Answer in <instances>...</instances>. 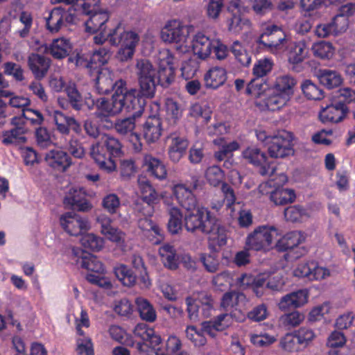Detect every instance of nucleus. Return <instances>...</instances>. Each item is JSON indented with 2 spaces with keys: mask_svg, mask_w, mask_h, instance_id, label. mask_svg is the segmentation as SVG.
<instances>
[{
  "mask_svg": "<svg viewBox=\"0 0 355 355\" xmlns=\"http://www.w3.org/2000/svg\"><path fill=\"white\" fill-rule=\"evenodd\" d=\"M185 229L190 232H200L217 239L219 245L226 244L225 229L220 221L207 208H197L187 212L184 217Z\"/></svg>",
  "mask_w": 355,
  "mask_h": 355,
  "instance_id": "obj_1",
  "label": "nucleus"
},
{
  "mask_svg": "<svg viewBox=\"0 0 355 355\" xmlns=\"http://www.w3.org/2000/svg\"><path fill=\"white\" fill-rule=\"evenodd\" d=\"M119 84L116 92L121 100V111L125 109L131 113V116L136 119L140 117L147 104L146 100L155 98L156 93L150 91L148 92L147 90L143 92L139 87L128 89L125 81H120Z\"/></svg>",
  "mask_w": 355,
  "mask_h": 355,
  "instance_id": "obj_2",
  "label": "nucleus"
},
{
  "mask_svg": "<svg viewBox=\"0 0 355 355\" xmlns=\"http://www.w3.org/2000/svg\"><path fill=\"white\" fill-rule=\"evenodd\" d=\"M226 10V22L230 32L238 34L250 29L252 23L248 18L244 17V14L248 12L250 9L241 0H231Z\"/></svg>",
  "mask_w": 355,
  "mask_h": 355,
  "instance_id": "obj_3",
  "label": "nucleus"
},
{
  "mask_svg": "<svg viewBox=\"0 0 355 355\" xmlns=\"http://www.w3.org/2000/svg\"><path fill=\"white\" fill-rule=\"evenodd\" d=\"M134 69L138 87L143 92L156 93L157 69L152 62L146 58L136 59Z\"/></svg>",
  "mask_w": 355,
  "mask_h": 355,
  "instance_id": "obj_4",
  "label": "nucleus"
},
{
  "mask_svg": "<svg viewBox=\"0 0 355 355\" xmlns=\"http://www.w3.org/2000/svg\"><path fill=\"white\" fill-rule=\"evenodd\" d=\"M162 132L161 119L157 115L149 116L145 121L139 125V132L132 134V142L135 148L140 150L141 144V137L148 144L156 142L161 137Z\"/></svg>",
  "mask_w": 355,
  "mask_h": 355,
  "instance_id": "obj_5",
  "label": "nucleus"
},
{
  "mask_svg": "<svg viewBox=\"0 0 355 355\" xmlns=\"http://www.w3.org/2000/svg\"><path fill=\"white\" fill-rule=\"evenodd\" d=\"M189 35V28L176 20L168 21L161 31L162 40L164 42L175 44L176 49L181 52L187 51Z\"/></svg>",
  "mask_w": 355,
  "mask_h": 355,
  "instance_id": "obj_6",
  "label": "nucleus"
},
{
  "mask_svg": "<svg viewBox=\"0 0 355 355\" xmlns=\"http://www.w3.org/2000/svg\"><path fill=\"white\" fill-rule=\"evenodd\" d=\"M293 134L286 130L279 131L267 142L268 151L271 157L284 158L294 153L293 140Z\"/></svg>",
  "mask_w": 355,
  "mask_h": 355,
  "instance_id": "obj_7",
  "label": "nucleus"
},
{
  "mask_svg": "<svg viewBox=\"0 0 355 355\" xmlns=\"http://www.w3.org/2000/svg\"><path fill=\"white\" fill-rule=\"evenodd\" d=\"M277 233L274 227L259 226L250 233L245 241L249 249L261 250L268 249Z\"/></svg>",
  "mask_w": 355,
  "mask_h": 355,
  "instance_id": "obj_8",
  "label": "nucleus"
},
{
  "mask_svg": "<svg viewBox=\"0 0 355 355\" xmlns=\"http://www.w3.org/2000/svg\"><path fill=\"white\" fill-rule=\"evenodd\" d=\"M286 42L285 33L275 24L266 26L257 40L259 44L263 45L271 51L282 49Z\"/></svg>",
  "mask_w": 355,
  "mask_h": 355,
  "instance_id": "obj_9",
  "label": "nucleus"
},
{
  "mask_svg": "<svg viewBox=\"0 0 355 355\" xmlns=\"http://www.w3.org/2000/svg\"><path fill=\"white\" fill-rule=\"evenodd\" d=\"M91 5L87 3L82 4L83 12L89 15V19L85 22V31L91 34L98 32H105L107 28L106 23L108 21L109 13L105 10H91Z\"/></svg>",
  "mask_w": 355,
  "mask_h": 355,
  "instance_id": "obj_10",
  "label": "nucleus"
},
{
  "mask_svg": "<svg viewBox=\"0 0 355 355\" xmlns=\"http://www.w3.org/2000/svg\"><path fill=\"white\" fill-rule=\"evenodd\" d=\"M121 100L118 98V93L115 92L111 100L102 97L96 100V111L94 114L96 119L101 122H108L109 117L121 112Z\"/></svg>",
  "mask_w": 355,
  "mask_h": 355,
  "instance_id": "obj_11",
  "label": "nucleus"
},
{
  "mask_svg": "<svg viewBox=\"0 0 355 355\" xmlns=\"http://www.w3.org/2000/svg\"><path fill=\"white\" fill-rule=\"evenodd\" d=\"M60 224L70 235L77 236L89 228L87 220L74 212H67L60 217Z\"/></svg>",
  "mask_w": 355,
  "mask_h": 355,
  "instance_id": "obj_12",
  "label": "nucleus"
},
{
  "mask_svg": "<svg viewBox=\"0 0 355 355\" xmlns=\"http://www.w3.org/2000/svg\"><path fill=\"white\" fill-rule=\"evenodd\" d=\"M44 161L49 167L60 172L66 171L72 165L70 155L67 152L60 150L47 152L44 156Z\"/></svg>",
  "mask_w": 355,
  "mask_h": 355,
  "instance_id": "obj_13",
  "label": "nucleus"
},
{
  "mask_svg": "<svg viewBox=\"0 0 355 355\" xmlns=\"http://www.w3.org/2000/svg\"><path fill=\"white\" fill-rule=\"evenodd\" d=\"M27 63L35 80H41L47 75L51 61L50 58L33 53L28 55Z\"/></svg>",
  "mask_w": 355,
  "mask_h": 355,
  "instance_id": "obj_14",
  "label": "nucleus"
},
{
  "mask_svg": "<svg viewBox=\"0 0 355 355\" xmlns=\"http://www.w3.org/2000/svg\"><path fill=\"white\" fill-rule=\"evenodd\" d=\"M89 154L101 169L107 173L116 170V165L114 159L108 155L107 151L98 141L91 146Z\"/></svg>",
  "mask_w": 355,
  "mask_h": 355,
  "instance_id": "obj_15",
  "label": "nucleus"
},
{
  "mask_svg": "<svg viewBox=\"0 0 355 355\" xmlns=\"http://www.w3.org/2000/svg\"><path fill=\"white\" fill-rule=\"evenodd\" d=\"M63 203L71 206L73 210L86 212L92 208V205L86 198L85 191L80 189H71L64 197Z\"/></svg>",
  "mask_w": 355,
  "mask_h": 355,
  "instance_id": "obj_16",
  "label": "nucleus"
},
{
  "mask_svg": "<svg viewBox=\"0 0 355 355\" xmlns=\"http://www.w3.org/2000/svg\"><path fill=\"white\" fill-rule=\"evenodd\" d=\"M71 44L69 40L58 38L53 40L50 45L43 44L39 50L45 54H51L55 59H62L71 51Z\"/></svg>",
  "mask_w": 355,
  "mask_h": 355,
  "instance_id": "obj_17",
  "label": "nucleus"
},
{
  "mask_svg": "<svg viewBox=\"0 0 355 355\" xmlns=\"http://www.w3.org/2000/svg\"><path fill=\"white\" fill-rule=\"evenodd\" d=\"M173 193L180 206L191 212L197 209V200L191 189L186 185L180 184L174 187Z\"/></svg>",
  "mask_w": 355,
  "mask_h": 355,
  "instance_id": "obj_18",
  "label": "nucleus"
},
{
  "mask_svg": "<svg viewBox=\"0 0 355 355\" xmlns=\"http://www.w3.org/2000/svg\"><path fill=\"white\" fill-rule=\"evenodd\" d=\"M347 107L343 103L327 105L320 112L319 117L322 123H338L341 121L347 112Z\"/></svg>",
  "mask_w": 355,
  "mask_h": 355,
  "instance_id": "obj_19",
  "label": "nucleus"
},
{
  "mask_svg": "<svg viewBox=\"0 0 355 355\" xmlns=\"http://www.w3.org/2000/svg\"><path fill=\"white\" fill-rule=\"evenodd\" d=\"M308 301V293L304 290H299L283 296L278 307L282 311L291 308H298L304 305Z\"/></svg>",
  "mask_w": 355,
  "mask_h": 355,
  "instance_id": "obj_20",
  "label": "nucleus"
},
{
  "mask_svg": "<svg viewBox=\"0 0 355 355\" xmlns=\"http://www.w3.org/2000/svg\"><path fill=\"white\" fill-rule=\"evenodd\" d=\"M170 142L168 148V156L170 159L174 162H178L185 154L189 146V141L184 137L176 134H171L168 137Z\"/></svg>",
  "mask_w": 355,
  "mask_h": 355,
  "instance_id": "obj_21",
  "label": "nucleus"
},
{
  "mask_svg": "<svg viewBox=\"0 0 355 355\" xmlns=\"http://www.w3.org/2000/svg\"><path fill=\"white\" fill-rule=\"evenodd\" d=\"M120 81L124 80L119 79L114 81L112 74L108 70H102L98 72L96 78V87L99 94H107L112 90L116 92Z\"/></svg>",
  "mask_w": 355,
  "mask_h": 355,
  "instance_id": "obj_22",
  "label": "nucleus"
},
{
  "mask_svg": "<svg viewBox=\"0 0 355 355\" xmlns=\"http://www.w3.org/2000/svg\"><path fill=\"white\" fill-rule=\"evenodd\" d=\"M193 53L202 60L207 58L211 53L213 45L210 39L202 33H198L193 40Z\"/></svg>",
  "mask_w": 355,
  "mask_h": 355,
  "instance_id": "obj_23",
  "label": "nucleus"
},
{
  "mask_svg": "<svg viewBox=\"0 0 355 355\" xmlns=\"http://www.w3.org/2000/svg\"><path fill=\"white\" fill-rule=\"evenodd\" d=\"M347 29V23L345 19V24H340L337 17H334L331 21L326 24H320L316 26L315 34L319 37H327L329 35H336Z\"/></svg>",
  "mask_w": 355,
  "mask_h": 355,
  "instance_id": "obj_24",
  "label": "nucleus"
},
{
  "mask_svg": "<svg viewBox=\"0 0 355 355\" xmlns=\"http://www.w3.org/2000/svg\"><path fill=\"white\" fill-rule=\"evenodd\" d=\"M137 182L141 194V200L153 205L158 203L160 196L150 182L145 177H139Z\"/></svg>",
  "mask_w": 355,
  "mask_h": 355,
  "instance_id": "obj_25",
  "label": "nucleus"
},
{
  "mask_svg": "<svg viewBox=\"0 0 355 355\" xmlns=\"http://www.w3.org/2000/svg\"><path fill=\"white\" fill-rule=\"evenodd\" d=\"M228 315L224 313L217 316L215 320L202 322L200 331L202 334L206 333L209 336L215 338L216 332L223 331L228 327L227 323H224Z\"/></svg>",
  "mask_w": 355,
  "mask_h": 355,
  "instance_id": "obj_26",
  "label": "nucleus"
},
{
  "mask_svg": "<svg viewBox=\"0 0 355 355\" xmlns=\"http://www.w3.org/2000/svg\"><path fill=\"white\" fill-rule=\"evenodd\" d=\"M307 54L308 51L304 40L291 43L288 47V60L291 64H297L302 62Z\"/></svg>",
  "mask_w": 355,
  "mask_h": 355,
  "instance_id": "obj_27",
  "label": "nucleus"
},
{
  "mask_svg": "<svg viewBox=\"0 0 355 355\" xmlns=\"http://www.w3.org/2000/svg\"><path fill=\"white\" fill-rule=\"evenodd\" d=\"M130 40L122 44V47L119 49L116 54V58L121 62H127L131 60L135 53V48L139 41V36L134 32L126 34Z\"/></svg>",
  "mask_w": 355,
  "mask_h": 355,
  "instance_id": "obj_28",
  "label": "nucleus"
},
{
  "mask_svg": "<svg viewBox=\"0 0 355 355\" xmlns=\"http://www.w3.org/2000/svg\"><path fill=\"white\" fill-rule=\"evenodd\" d=\"M227 79L226 71L222 67H214L205 75L207 87L216 89L223 85Z\"/></svg>",
  "mask_w": 355,
  "mask_h": 355,
  "instance_id": "obj_29",
  "label": "nucleus"
},
{
  "mask_svg": "<svg viewBox=\"0 0 355 355\" xmlns=\"http://www.w3.org/2000/svg\"><path fill=\"white\" fill-rule=\"evenodd\" d=\"M302 236L298 232H291L279 239L275 244V248L279 252L292 250L302 241Z\"/></svg>",
  "mask_w": 355,
  "mask_h": 355,
  "instance_id": "obj_30",
  "label": "nucleus"
},
{
  "mask_svg": "<svg viewBox=\"0 0 355 355\" xmlns=\"http://www.w3.org/2000/svg\"><path fill=\"white\" fill-rule=\"evenodd\" d=\"M131 263L132 268L138 274L139 279L143 287L148 288L151 286V280L143 258L139 255L133 254L131 257Z\"/></svg>",
  "mask_w": 355,
  "mask_h": 355,
  "instance_id": "obj_31",
  "label": "nucleus"
},
{
  "mask_svg": "<svg viewBox=\"0 0 355 355\" xmlns=\"http://www.w3.org/2000/svg\"><path fill=\"white\" fill-rule=\"evenodd\" d=\"M295 85L296 80L293 77L284 75L277 78L274 84V89L284 96L286 95L287 98L290 99L293 94V88Z\"/></svg>",
  "mask_w": 355,
  "mask_h": 355,
  "instance_id": "obj_32",
  "label": "nucleus"
},
{
  "mask_svg": "<svg viewBox=\"0 0 355 355\" xmlns=\"http://www.w3.org/2000/svg\"><path fill=\"white\" fill-rule=\"evenodd\" d=\"M76 264L82 268L98 274H103L105 268L98 257L92 254H86V257L76 260Z\"/></svg>",
  "mask_w": 355,
  "mask_h": 355,
  "instance_id": "obj_33",
  "label": "nucleus"
},
{
  "mask_svg": "<svg viewBox=\"0 0 355 355\" xmlns=\"http://www.w3.org/2000/svg\"><path fill=\"white\" fill-rule=\"evenodd\" d=\"M135 304L139 315L143 320L148 322H153L156 320V311L148 300L143 297H137L135 300Z\"/></svg>",
  "mask_w": 355,
  "mask_h": 355,
  "instance_id": "obj_34",
  "label": "nucleus"
},
{
  "mask_svg": "<svg viewBox=\"0 0 355 355\" xmlns=\"http://www.w3.org/2000/svg\"><path fill=\"white\" fill-rule=\"evenodd\" d=\"M98 142L107 151L110 157H120L122 154V145L119 139L109 135H103Z\"/></svg>",
  "mask_w": 355,
  "mask_h": 355,
  "instance_id": "obj_35",
  "label": "nucleus"
},
{
  "mask_svg": "<svg viewBox=\"0 0 355 355\" xmlns=\"http://www.w3.org/2000/svg\"><path fill=\"white\" fill-rule=\"evenodd\" d=\"M317 76L320 83L328 89L337 87L342 83V78L336 71L320 69Z\"/></svg>",
  "mask_w": 355,
  "mask_h": 355,
  "instance_id": "obj_36",
  "label": "nucleus"
},
{
  "mask_svg": "<svg viewBox=\"0 0 355 355\" xmlns=\"http://www.w3.org/2000/svg\"><path fill=\"white\" fill-rule=\"evenodd\" d=\"M159 254L164 266L171 270L178 268V259L173 246L164 245L159 248Z\"/></svg>",
  "mask_w": 355,
  "mask_h": 355,
  "instance_id": "obj_37",
  "label": "nucleus"
},
{
  "mask_svg": "<svg viewBox=\"0 0 355 355\" xmlns=\"http://www.w3.org/2000/svg\"><path fill=\"white\" fill-rule=\"evenodd\" d=\"M270 199L277 205H283L287 203H291L295 198V195L293 189H284L278 187L272 191H269Z\"/></svg>",
  "mask_w": 355,
  "mask_h": 355,
  "instance_id": "obj_38",
  "label": "nucleus"
},
{
  "mask_svg": "<svg viewBox=\"0 0 355 355\" xmlns=\"http://www.w3.org/2000/svg\"><path fill=\"white\" fill-rule=\"evenodd\" d=\"M46 28L51 33H57L64 26L63 20L62 8H54L46 19Z\"/></svg>",
  "mask_w": 355,
  "mask_h": 355,
  "instance_id": "obj_39",
  "label": "nucleus"
},
{
  "mask_svg": "<svg viewBox=\"0 0 355 355\" xmlns=\"http://www.w3.org/2000/svg\"><path fill=\"white\" fill-rule=\"evenodd\" d=\"M26 132V129L25 128H14L3 133V139L2 142L6 145L24 144L27 140L24 136Z\"/></svg>",
  "mask_w": 355,
  "mask_h": 355,
  "instance_id": "obj_40",
  "label": "nucleus"
},
{
  "mask_svg": "<svg viewBox=\"0 0 355 355\" xmlns=\"http://www.w3.org/2000/svg\"><path fill=\"white\" fill-rule=\"evenodd\" d=\"M114 274L117 279L125 286H132L137 282V275L127 266L121 264L114 268Z\"/></svg>",
  "mask_w": 355,
  "mask_h": 355,
  "instance_id": "obj_41",
  "label": "nucleus"
},
{
  "mask_svg": "<svg viewBox=\"0 0 355 355\" xmlns=\"http://www.w3.org/2000/svg\"><path fill=\"white\" fill-rule=\"evenodd\" d=\"M304 314L298 311L283 314L279 318V324L286 329L299 326L304 320Z\"/></svg>",
  "mask_w": 355,
  "mask_h": 355,
  "instance_id": "obj_42",
  "label": "nucleus"
},
{
  "mask_svg": "<svg viewBox=\"0 0 355 355\" xmlns=\"http://www.w3.org/2000/svg\"><path fill=\"white\" fill-rule=\"evenodd\" d=\"M169 220L168 223V229L173 234H178L182 230V214L180 210L176 207H171L168 211Z\"/></svg>",
  "mask_w": 355,
  "mask_h": 355,
  "instance_id": "obj_43",
  "label": "nucleus"
},
{
  "mask_svg": "<svg viewBox=\"0 0 355 355\" xmlns=\"http://www.w3.org/2000/svg\"><path fill=\"white\" fill-rule=\"evenodd\" d=\"M269 91V86L266 81L261 78L254 77L248 84L246 87V93L254 96L255 97H259L263 93Z\"/></svg>",
  "mask_w": 355,
  "mask_h": 355,
  "instance_id": "obj_44",
  "label": "nucleus"
},
{
  "mask_svg": "<svg viewBox=\"0 0 355 355\" xmlns=\"http://www.w3.org/2000/svg\"><path fill=\"white\" fill-rule=\"evenodd\" d=\"M288 100L286 95L284 96L279 93L268 94L264 99V104L268 110L275 111L284 107Z\"/></svg>",
  "mask_w": 355,
  "mask_h": 355,
  "instance_id": "obj_45",
  "label": "nucleus"
},
{
  "mask_svg": "<svg viewBox=\"0 0 355 355\" xmlns=\"http://www.w3.org/2000/svg\"><path fill=\"white\" fill-rule=\"evenodd\" d=\"M313 55L320 59H331L334 54V48L332 44L327 42H320L313 45Z\"/></svg>",
  "mask_w": 355,
  "mask_h": 355,
  "instance_id": "obj_46",
  "label": "nucleus"
},
{
  "mask_svg": "<svg viewBox=\"0 0 355 355\" xmlns=\"http://www.w3.org/2000/svg\"><path fill=\"white\" fill-rule=\"evenodd\" d=\"M304 96L310 100L319 101L324 97L323 91L309 80H305L301 86Z\"/></svg>",
  "mask_w": 355,
  "mask_h": 355,
  "instance_id": "obj_47",
  "label": "nucleus"
},
{
  "mask_svg": "<svg viewBox=\"0 0 355 355\" xmlns=\"http://www.w3.org/2000/svg\"><path fill=\"white\" fill-rule=\"evenodd\" d=\"M81 245L87 249L93 251L101 250L104 245L103 239L94 234H87L80 239Z\"/></svg>",
  "mask_w": 355,
  "mask_h": 355,
  "instance_id": "obj_48",
  "label": "nucleus"
},
{
  "mask_svg": "<svg viewBox=\"0 0 355 355\" xmlns=\"http://www.w3.org/2000/svg\"><path fill=\"white\" fill-rule=\"evenodd\" d=\"M280 346L286 352H296L301 350V344L295 333H288L280 340Z\"/></svg>",
  "mask_w": 355,
  "mask_h": 355,
  "instance_id": "obj_49",
  "label": "nucleus"
},
{
  "mask_svg": "<svg viewBox=\"0 0 355 355\" xmlns=\"http://www.w3.org/2000/svg\"><path fill=\"white\" fill-rule=\"evenodd\" d=\"M174 80L175 71L172 67L157 69V86L159 85L164 88H167L172 84Z\"/></svg>",
  "mask_w": 355,
  "mask_h": 355,
  "instance_id": "obj_50",
  "label": "nucleus"
},
{
  "mask_svg": "<svg viewBox=\"0 0 355 355\" xmlns=\"http://www.w3.org/2000/svg\"><path fill=\"white\" fill-rule=\"evenodd\" d=\"M131 31L126 32L118 24L114 28L112 29L107 34V37L110 43L113 46H117L119 44H123L125 42L130 40L129 37L126 34Z\"/></svg>",
  "mask_w": 355,
  "mask_h": 355,
  "instance_id": "obj_51",
  "label": "nucleus"
},
{
  "mask_svg": "<svg viewBox=\"0 0 355 355\" xmlns=\"http://www.w3.org/2000/svg\"><path fill=\"white\" fill-rule=\"evenodd\" d=\"M243 157L254 165H261L267 160V157L260 149L255 147H249L243 152Z\"/></svg>",
  "mask_w": 355,
  "mask_h": 355,
  "instance_id": "obj_52",
  "label": "nucleus"
},
{
  "mask_svg": "<svg viewBox=\"0 0 355 355\" xmlns=\"http://www.w3.org/2000/svg\"><path fill=\"white\" fill-rule=\"evenodd\" d=\"M231 51L238 62L243 66L246 67L250 64L251 57L239 41H236L233 43L231 47Z\"/></svg>",
  "mask_w": 355,
  "mask_h": 355,
  "instance_id": "obj_53",
  "label": "nucleus"
},
{
  "mask_svg": "<svg viewBox=\"0 0 355 355\" xmlns=\"http://www.w3.org/2000/svg\"><path fill=\"white\" fill-rule=\"evenodd\" d=\"M135 119L132 116H130L122 120L118 121L114 125V128L118 133L121 135H126L130 134V141H132V130L135 128Z\"/></svg>",
  "mask_w": 355,
  "mask_h": 355,
  "instance_id": "obj_54",
  "label": "nucleus"
},
{
  "mask_svg": "<svg viewBox=\"0 0 355 355\" xmlns=\"http://www.w3.org/2000/svg\"><path fill=\"white\" fill-rule=\"evenodd\" d=\"M205 178L211 185L217 187L223 182L224 173L220 167L211 166L207 169Z\"/></svg>",
  "mask_w": 355,
  "mask_h": 355,
  "instance_id": "obj_55",
  "label": "nucleus"
},
{
  "mask_svg": "<svg viewBox=\"0 0 355 355\" xmlns=\"http://www.w3.org/2000/svg\"><path fill=\"white\" fill-rule=\"evenodd\" d=\"M327 0H300L302 10L309 16L318 14L317 10L326 5Z\"/></svg>",
  "mask_w": 355,
  "mask_h": 355,
  "instance_id": "obj_56",
  "label": "nucleus"
},
{
  "mask_svg": "<svg viewBox=\"0 0 355 355\" xmlns=\"http://www.w3.org/2000/svg\"><path fill=\"white\" fill-rule=\"evenodd\" d=\"M186 335L195 346L200 347L207 343V338L201 331H198L196 327L188 326L186 329Z\"/></svg>",
  "mask_w": 355,
  "mask_h": 355,
  "instance_id": "obj_57",
  "label": "nucleus"
},
{
  "mask_svg": "<svg viewBox=\"0 0 355 355\" xmlns=\"http://www.w3.org/2000/svg\"><path fill=\"white\" fill-rule=\"evenodd\" d=\"M224 8V0H209L206 6V13L208 18L217 20Z\"/></svg>",
  "mask_w": 355,
  "mask_h": 355,
  "instance_id": "obj_58",
  "label": "nucleus"
},
{
  "mask_svg": "<svg viewBox=\"0 0 355 355\" xmlns=\"http://www.w3.org/2000/svg\"><path fill=\"white\" fill-rule=\"evenodd\" d=\"M272 68V63L270 60L265 58L259 60L254 66L253 75L257 78L266 76Z\"/></svg>",
  "mask_w": 355,
  "mask_h": 355,
  "instance_id": "obj_59",
  "label": "nucleus"
},
{
  "mask_svg": "<svg viewBox=\"0 0 355 355\" xmlns=\"http://www.w3.org/2000/svg\"><path fill=\"white\" fill-rule=\"evenodd\" d=\"M65 91L71 107L76 110H80L82 107V97L75 85L67 86Z\"/></svg>",
  "mask_w": 355,
  "mask_h": 355,
  "instance_id": "obj_60",
  "label": "nucleus"
},
{
  "mask_svg": "<svg viewBox=\"0 0 355 355\" xmlns=\"http://www.w3.org/2000/svg\"><path fill=\"white\" fill-rule=\"evenodd\" d=\"M200 260L207 272L214 273L219 270L220 261L215 255L202 254Z\"/></svg>",
  "mask_w": 355,
  "mask_h": 355,
  "instance_id": "obj_61",
  "label": "nucleus"
},
{
  "mask_svg": "<svg viewBox=\"0 0 355 355\" xmlns=\"http://www.w3.org/2000/svg\"><path fill=\"white\" fill-rule=\"evenodd\" d=\"M166 106L168 115L171 117L173 123L175 124L179 119L182 116V105L173 99H168L166 103Z\"/></svg>",
  "mask_w": 355,
  "mask_h": 355,
  "instance_id": "obj_62",
  "label": "nucleus"
},
{
  "mask_svg": "<svg viewBox=\"0 0 355 355\" xmlns=\"http://www.w3.org/2000/svg\"><path fill=\"white\" fill-rule=\"evenodd\" d=\"M288 181L286 175L284 174H279L277 178L275 179H271L266 183H263L259 187V191L261 194H268L269 191L268 189H271L272 187L277 188L280 187L281 185H283Z\"/></svg>",
  "mask_w": 355,
  "mask_h": 355,
  "instance_id": "obj_63",
  "label": "nucleus"
},
{
  "mask_svg": "<svg viewBox=\"0 0 355 355\" xmlns=\"http://www.w3.org/2000/svg\"><path fill=\"white\" fill-rule=\"evenodd\" d=\"M111 51L105 47H100L95 51L92 55V62L104 65L107 64L111 58Z\"/></svg>",
  "mask_w": 355,
  "mask_h": 355,
  "instance_id": "obj_64",
  "label": "nucleus"
}]
</instances>
